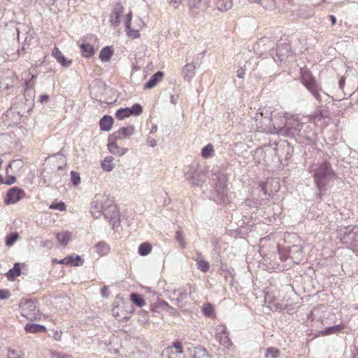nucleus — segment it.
I'll list each match as a JSON object with an SVG mask.
<instances>
[{"mask_svg": "<svg viewBox=\"0 0 358 358\" xmlns=\"http://www.w3.org/2000/svg\"><path fill=\"white\" fill-rule=\"evenodd\" d=\"M284 117L285 118L284 125L274 127L275 129H277L276 132L279 136L294 139H296L297 137L308 138L307 132L310 130L309 124L303 122L298 115L288 117V114L285 113Z\"/></svg>", "mask_w": 358, "mask_h": 358, "instance_id": "obj_1", "label": "nucleus"}, {"mask_svg": "<svg viewBox=\"0 0 358 358\" xmlns=\"http://www.w3.org/2000/svg\"><path fill=\"white\" fill-rule=\"evenodd\" d=\"M311 171L313 172L315 183L320 192L325 190L326 185L329 181L337 177L328 162L316 164Z\"/></svg>", "mask_w": 358, "mask_h": 358, "instance_id": "obj_2", "label": "nucleus"}, {"mask_svg": "<svg viewBox=\"0 0 358 358\" xmlns=\"http://www.w3.org/2000/svg\"><path fill=\"white\" fill-rule=\"evenodd\" d=\"M301 80L303 85L312 94L315 99L321 102L322 101V97L320 94L322 89L317 83L315 77L312 75L310 71L307 69H301Z\"/></svg>", "mask_w": 358, "mask_h": 358, "instance_id": "obj_3", "label": "nucleus"}, {"mask_svg": "<svg viewBox=\"0 0 358 358\" xmlns=\"http://www.w3.org/2000/svg\"><path fill=\"white\" fill-rule=\"evenodd\" d=\"M338 237L342 243L350 247H358V226L341 227Z\"/></svg>", "mask_w": 358, "mask_h": 358, "instance_id": "obj_4", "label": "nucleus"}, {"mask_svg": "<svg viewBox=\"0 0 358 358\" xmlns=\"http://www.w3.org/2000/svg\"><path fill=\"white\" fill-rule=\"evenodd\" d=\"M110 198L106 194H96L90 203V212L93 217L98 219L103 215Z\"/></svg>", "mask_w": 358, "mask_h": 358, "instance_id": "obj_5", "label": "nucleus"}, {"mask_svg": "<svg viewBox=\"0 0 358 358\" xmlns=\"http://www.w3.org/2000/svg\"><path fill=\"white\" fill-rule=\"evenodd\" d=\"M20 308L22 315L29 320H36L41 317L39 309L33 300L22 299L20 303Z\"/></svg>", "mask_w": 358, "mask_h": 358, "instance_id": "obj_6", "label": "nucleus"}, {"mask_svg": "<svg viewBox=\"0 0 358 358\" xmlns=\"http://www.w3.org/2000/svg\"><path fill=\"white\" fill-rule=\"evenodd\" d=\"M103 216L106 220H108L113 229L119 227L120 224V212L116 205L113 203L110 199V204L107 205Z\"/></svg>", "mask_w": 358, "mask_h": 358, "instance_id": "obj_7", "label": "nucleus"}, {"mask_svg": "<svg viewBox=\"0 0 358 358\" xmlns=\"http://www.w3.org/2000/svg\"><path fill=\"white\" fill-rule=\"evenodd\" d=\"M17 80L15 73L11 69L0 71V88L8 90L13 87Z\"/></svg>", "mask_w": 358, "mask_h": 358, "instance_id": "obj_8", "label": "nucleus"}, {"mask_svg": "<svg viewBox=\"0 0 358 358\" xmlns=\"http://www.w3.org/2000/svg\"><path fill=\"white\" fill-rule=\"evenodd\" d=\"M25 196L24 190L17 187L10 188L6 194L4 203L6 205L15 203Z\"/></svg>", "mask_w": 358, "mask_h": 358, "instance_id": "obj_9", "label": "nucleus"}, {"mask_svg": "<svg viewBox=\"0 0 358 358\" xmlns=\"http://www.w3.org/2000/svg\"><path fill=\"white\" fill-rule=\"evenodd\" d=\"M214 188L217 193V199L220 201H224L228 189L227 178L224 175L217 177V182L215 183Z\"/></svg>", "mask_w": 358, "mask_h": 358, "instance_id": "obj_10", "label": "nucleus"}, {"mask_svg": "<svg viewBox=\"0 0 358 358\" xmlns=\"http://www.w3.org/2000/svg\"><path fill=\"white\" fill-rule=\"evenodd\" d=\"M187 179L192 186L201 187L206 181V176L203 171L194 170L192 172H187Z\"/></svg>", "mask_w": 358, "mask_h": 358, "instance_id": "obj_11", "label": "nucleus"}, {"mask_svg": "<svg viewBox=\"0 0 358 358\" xmlns=\"http://www.w3.org/2000/svg\"><path fill=\"white\" fill-rule=\"evenodd\" d=\"M276 53L273 56V59L276 63L283 62L291 55L290 45L287 43H282L276 48Z\"/></svg>", "mask_w": 358, "mask_h": 358, "instance_id": "obj_12", "label": "nucleus"}, {"mask_svg": "<svg viewBox=\"0 0 358 358\" xmlns=\"http://www.w3.org/2000/svg\"><path fill=\"white\" fill-rule=\"evenodd\" d=\"M215 337L220 343L225 348H229L232 345L227 332V327L224 325H219L216 327Z\"/></svg>", "mask_w": 358, "mask_h": 358, "instance_id": "obj_13", "label": "nucleus"}, {"mask_svg": "<svg viewBox=\"0 0 358 358\" xmlns=\"http://www.w3.org/2000/svg\"><path fill=\"white\" fill-rule=\"evenodd\" d=\"M124 7L120 3H116L114 6L110 16V23L112 26L116 27L120 24V17L123 14Z\"/></svg>", "mask_w": 358, "mask_h": 358, "instance_id": "obj_14", "label": "nucleus"}, {"mask_svg": "<svg viewBox=\"0 0 358 358\" xmlns=\"http://www.w3.org/2000/svg\"><path fill=\"white\" fill-rule=\"evenodd\" d=\"M134 132V128L132 126L121 127L113 133L111 138H113L114 141L122 140L132 136Z\"/></svg>", "mask_w": 358, "mask_h": 358, "instance_id": "obj_15", "label": "nucleus"}, {"mask_svg": "<svg viewBox=\"0 0 358 358\" xmlns=\"http://www.w3.org/2000/svg\"><path fill=\"white\" fill-rule=\"evenodd\" d=\"M113 315L118 321L127 320L130 318L131 312L125 310L122 306H116L112 310Z\"/></svg>", "mask_w": 358, "mask_h": 358, "instance_id": "obj_16", "label": "nucleus"}, {"mask_svg": "<svg viewBox=\"0 0 358 358\" xmlns=\"http://www.w3.org/2000/svg\"><path fill=\"white\" fill-rule=\"evenodd\" d=\"M196 66L193 63H188L184 66L182 70V76L185 81L190 82L195 76Z\"/></svg>", "mask_w": 358, "mask_h": 358, "instance_id": "obj_17", "label": "nucleus"}, {"mask_svg": "<svg viewBox=\"0 0 358 358\" xmlns=\"http://www.w3.org/2000/svg\"><path fill=\"white\" fill-rule=\"evenodd\" d=\"M111 138H109V143L108 144V148L110 153L113 155H116L118 156H122L126 154L128 151V149L123 147H120Z\"/></svg>", "mask_w": 358, "mask_h": 358, "instance_id": "obj_18", "label": "nucleus"}, {"mask_svg": "<svg viewBox=\"0 0 358 358\" xmlns=\"http://www.w3.org/2000/svg\"><path fill=\"white\" fill-rule=\"evenodd\" d=\"M329 115V111L325 107L320 106L314 114L310 116V121L317 122L322 119L328 118Z\"/></svg>", "mask_w": 358, "mask_h": 358, "instance_id": "obj_19", "label": "nucleus"}, {"mask_svg": "<svg viewBox=\"0 0 358 358\" xmlns=\"http://www.w3.org/2000/svg\"><path fill=\"white\" fill-rule=\"evenodd\" d=\"M289 255L295 263H299L303 257L302 248L297 245H292L289 250Z\"/></svg>", "mask_w": 358, "mask_h": 358, "instance_id": "obj_20", "label": "nucleus"}, {"mask_svg": "<svg viewBox=\"0 0 358 358\" xmlns=\"http://www.w3.org/2000/svg\"><path fill=\"white\" fill-rule=\"evenodd\" d=\"M81 55L84 57H90L94 54V47L87 43L86 40L83 39L80 45Z\"/></svg>", "mask_w": 358, "mask_h": 358, "instance_id": "obj_21", "label": "nucleus"}, {"mask_svg": "<svg viewBox=\"0 0 358 358\" xmlns=\"http://www.w3.org/2000/svg\"><path fill=\"white\" fill-rule=\"evenodd\" d=\"M163 76L164 75L162 71H157L153 74L148 83L145 85L144 89H152L155 87L157 83L162 80Z\"/></svg>", "mask_w": 358, "mask_h": 358, "instance_id": "obj_22", "label": "nucleus"}, {"mask_svg": "<svg viewBox=\"0 0 358 358\" xmlns=\"http://www.w3.org/2000/svg\"><path fill=\"white\" fill-rule=\"evenodd\" d=\"M52 55L63 66L67 67L71 65V61H68L57 48H55L52 50Z\"/></svg>", "mask_w": 358, "mask_h": 358, "instance_id": "obj_23", "label": "nucleus"}, {"mask_svg": "<svg viewBox=\"0 0 358 358\" xmlns=\"http://www.w3.org/2000/svg\"><path fill=\"white\" fill-rule=\"evenodd\" d=\"M113 124V118L110 115H104L99 122L100 129L104 131L111 129Z\"/></svg>", "mask_w": 358, "mask_h": 358, "instance_id": "obj_24", "label": "nucleus"}, {"mask_svg": "<svg viewBox=\"0 0 358 358\" xmlns=\"http://www.w3.org/2000/svg\"><path fill=\"white\" fill-rule=\"evenodd\" d=\"M24 330L27 333L36 334L39 332H45L46 328L45 326L35 323H28L24 327Z\"/></svg>", "mask_w": 358, "mask_h": 358, "instance_id": "obj_25", "label": "nucleus"}, {"mask_svg": "<svg viewBox=\"0 0 358 358\" xmlns=\"http://www.w3.org/2000/svg\"><path fill=\"white\" fill-rule=\"evenodd\" d=\"M94 251L100 256L106 255L110 252V246L104 241H100L94 247Z\"/></svg>", "mask_w": 358, "mask_h": 358, "instance_id": "obj_26", "label": "nucleus"}, {"mask_svg": "<svg viewBox=\"0 0 358 358\" xmlns=\"http://www.w3.org/2000/svg\"><path fill=\"white\" fill-rule=\"evenodd\" d=\"M217 8L221 11H227L233 6L232 0H214Z\"/></svg>", "mask_w": 358, "mask_h": 358, "instance_id": "obj_27", "label": "nucleus"}, {"mask_svg": "<svg viewBox=\"0 0 358 358\" xmlns=\"http://www.w3.org/2000/svg\"><path fill=\"white\" fill-rule=\"evenodd\" d=\"M113 50L109 46H106L100 52L99 57L103 62H108L113 56Z\"/></svg>", "mask_w": 358, "mask_h": 358, "instance_id": "obj_28", "label": "nucleus"}, {"mask_svg": "<svg viewBox=\"0 0 358 358\" xmlns=\"http://www.w3.org/2000/svg\"><path fill=\"white\" fill-rule=\"evenodd\" d=\"M113 160V157L110 156L106 157L101 162L102 169L108 172L111 171L115 166Z\"/></svg>", "mask_w": 358, "mask_h": 358, "instance_id": "obj_29", "label": "nucleus"}, {"mask_svg": "<svg viewBox=\"0 0 358 358\" xmlns=\"http://www.w3.org/2000/svg\"><path fill=\"white\" fill-rule=\"evenodd\" d=\"M20 266V264L19 263H15L13 268L7 272L6 275L8 279H14L15 277L20 275L21 270Z\"/></svg>", "mask_w": 358, "mask_h": 358, "instance_id": "obj_30", "label": "nucleus"}, {"mask_svg": "<svg viewBox=\"0 0 358 358\" xmlns=\"http://www.w3.org/2000/svg\"><path fill=\"white\" fill-rule=\"evenodd\" d=\"M36 77H37V74H35V75L32 74L31 76L30 80L25 81V86H26L25 90H24L25 96L33 93V89L34 87V82L33 80H35L36 78Z\"/></svg>", "mask_w": 358, "mask_h": 358, "instance_id": "obj_31", "label": "nucleus"}, {"mask_svg": "<svg viewBox=\"0 0 358 358\" xmlns=\"http://www.w3.org/2000/svg\"><path fill=\"white\" fill-rule=\"evenodd\" d=\"M343 329V325L337 324L331 327H327L324 331L322 332L323 335H329L336 334L341 331Z\"/></svg>", "mask_w": 358, "mask_h": 358, "instance_id": "obj_32", "label": "nucleus"}, {"mask_svg": "<svg viewBox=\"0 0 358 358\" xmlns=\"http://www.w3.org/2000/svg\"><path fill=\"white\" fill-rule=\"evenodd\" d=\"M130 299L131 301L138 307H142L145 303L144 299L138 293H131Z\"/></svg>", "mask_w": 358, "mask_h": 358, "instance_id": "obj_33", "label": "nucleus"}, {"mask_svg": "<svg viewBox=\"0 0 358 358\" xmlns=\"http://www.w3.org/2000/svg\"><path fill=\"white\" fill-rule=\"evenodd\" d=\"M152 250V245L148 243H141L138 246V253L141 256H146L150 253Z\"/></svg>", "mask_w": 358, "mask_h": 358, "instance_id": "obj_34", "label": "nucleus"}, {"mask_svg": "<svg viewBox=\"0 0 358 358\" xmlns=\"http://www.w3.org/2000/svg\"><path fill=\"white\" fill-rule=\"evenodd\" d=\"M19 234L17 232H13L6 236V245L11 247L19 239Z\"/></svg>", "mask_w": 358, "mask_h": 358, "instance_id": "obj_35", "label": "nucleus"}, {"mask_svg": "<svg viewBox=\"0 0 358 358\" xmlns=\"http://www.w3.org/2000/svg\"><path fill=\"white\" fill-rule=\"evenodd\" d=\"M251 2L259 3L265 9H273L275 7L274 0H249Z\"/></svg>", "mask_w": 358, "mask_h": 358, "instance_id": "obj_36", "label": "nucleus"}, {"mask_svg": "<svg viewBox=\"0 0 358 358\" xmlns=\"http://www.w3.org/2000/svg\"><path fill=\"white\" fill-rule=\"evenodd\" d=\"M57 239L60 244L66 245L70 241V234L67 232L57 234Z\"/></svg>", "mask_w": 358, "mask_h": 358, "instance_id": "obj_37", "label": "nucleus"}, {"mask_svg": "<svg viewBox=\"0 0 358 358\" xmlns=\"http://www.w3.org/2000/svg\"><path fill=\"white\" fill-rule=\"evenodd\" d=\"M131 115V112L129 108H122L117 110L115 116L119 120H123Z\"/></svg>", "mask_w": 358, "mask_h": 358, "instance_id": "obj_38", "label": "nucleus"}, {"mask_svg": "<svg viewBox=\"0 0 358 358\" xmlns=\"http://www.w3.org/2000/svg\"><path fill=\"white\" fill-rule=\"evenodd\" d=\"M280 351L273 347L268 348L265 353V358H278L280 356Z\"/></svg>", "mask_w": 358, "mask_h": 358, "instance_id": "obj_39", "label": "nucleus"}, {"mask_svg": "<svg viewBox=\"0 0 358 358\" xmlns=\"http://www.w3.org/2000/svg\"><path fill=\"white\" fill-rule=\"evenodd\" d=\"M213 146L211 144H208L204 146L201 150V156L204 159L208 158L211 153L213 152Z\"/></svg>", "mask_w": 358, "mask_h": 358, "instance_id": "obj_40", "label": "nucleus"}, {"mask_svg": "<svg viewBox=\"0 0 358 358\" xmlns=\"http://www.w3.org/2000/svg\"><path fill=\"white\" fill-rule=\"evenodd\" d=\"M197 264V268L199 269L202 272H207L210 268V264L209 263L206 261L205 259L200 260Z\"/></svg>", "mask_w": 358, "mask_h": 358, "instance_id": "obj_41", "label": "nucleus"}, {"mask_svg": "<svg viewBox=\"0 0 358 358\" xmlns=\"http://www.w3.org/2000/svg\"><path fill=\"white\" fill-rule=\"evenodd\" d=\"M131 115H139L143 112V108L141 105L138 103L134 104L131 108H129Z\"/></svg>", "mask_w": 358, "mask_h": 358, "instance_id": "obj_42", "label": "nucleus"}, {"mask_svg": "<svg viewBox=\"0 0 358 358\" xmlns=\"http://www.w3.org/2000/svg\"><path fill=\"white\" fill-rule=\"evenodd\" d=\"M125 31L129 37L132 38H137L140 36V34L138 29H132L131 27L125 28Z\"/></svg>", "mask_w": 358, "mask_h": 358, "instance_id": "obj_43", "label": "nucleus"}, {"mask_svg": "<svg viewBox=\"0 0 358 358\" xmlns=\"http://www.w3.org/2000/svg\"><path fill=\"white\" fill-rule=\"evenodd\" d=\"M71 182L74 185L77 186L80 184V176L78 173L72 171L71 172Z\"/></svg>", "mask_w": 358, "mask_h": 358, "instance_id": "obj_44", "label": "nucleus"}, {"mask_svg": "<svg viewBox=\"0 0 358 358\" xmlns=\"http://www.w3.org/2000/svg\"><path fill=\"white\" fill-rule=\"evenodd\" d=\"M174 294H176L178 296V297L176 299H173L172 301H175L177 303H179V302L182 301V300H184L185 299H186L187 295V292L185 291L180 292V291H176V290L174 291Z\"/></svg>", "mask_w": 358, "mask_h": 358, "instance_id": "obj_45", "label": "nucleus"}, {"mask_svg": "<svg viewBox=\"0 0 358 358\" xmlns=\"http://www.w3.org/2000/svg\"><path fill=\"white\" fill-rule=\"evenodd\" d=\"M50 209L58 210L59 211H64L66 210V205L64 202L61 201L57 203H52L50 206Z\"/></svg>", "mask_w": 358, "mask_h": 358, "instance_id": "obj_46", "label": "nucleus"}, {"mask_svg": "<svg viewBox=\"0 0 358 358\" xmlns=\"http://www.w3.org/2000/svg\"><path fill=\"white\" fill-rule=\"evenodd\" d=\"M42 176L44 183L47 184V185H49L50 181L52 179V173L50 174V173L47 171L46 169H45L42 173Z\"/></svg>", "mask_w": 358, "mask_h": 358, "instance_id": "obj_47", "label": "nucleus"}, {"mask_svg": "<svg viewBox=\"0 0 358 358\" xmlns=\"http://www.w3.org/2000/svg\"><path fill=\"white\" fill-rule=\"evenodd\" d=\"M176 239L178 241V243H180V246L182 248H184L185 247V240L183 238V235H182V231H178L176 233Z\"/></svg>", "mask_w": 358, "mask_h": 358, "instance_id": "obj_48", "label": "nucleus"}, {"mask_svg": "<svg viewBox=\"0 0 358 358\" xmlns=\"http://www.w3.org/2000/svg\"><path fill=\"white\" fill-rule=\"evenodd\" d=\"M55 262L61 264H72L73 262V255L67 256L65 258L60 259L59 261L55 260Z\"/></svg>", "mask_w": 358, "mask_h": 358, "instance_id": "obj_49", "label": "nucleus"}, {"mask_svg": "<svg viewBox=\"0 0 358 358\" xmlns=\"http://www.w3.org/2000/svg\"><path fill=\"white\" fill-rule=\"evenodd\" d=\"M213 311L214 308L210 304L205 306L203 308V314L207 317H211L213 315Z\"/></svg>", "mask_w": 358, "mask_h": 358, "instance_id": "obj_50", "label": "nucleus"}, {"mask_svg": "<svg viewBox=\"0 0 358 358\" xmlns=\"http://www.w3.org/2000/svg\"><path fill=\"white\" fill-rule=\"evenodd\" d=\"M170 348H176L177 350L176 353H177V354L183 352L182 345L180 341L174 342Z\"/></svg>", "mask_w": 358, "mask_h": 358, "instance_id": "obj_51", "label": "nucleus"}, {"mask_svg": "<svg viewBox=\"0 0 358 358\" xmlns=\"http://www.w3.org/2000/svg\"><path fill=\"white\" fill-rule=\"evenodd\" d=\"M131 20H132V12H131V10H130L126 15L125 28H129V27H131Z\"/></svg>", "mask_w": 358, "mask_h": 358, "instance_id": "obj_52", "label": "nucleus"}, {"mask_svg": "<svg viewBox=\"0 0 358 358\" xmlns=\"http://www.w3.org/2000/svg\"><path fill=\"white\" fill-rule=\"evenodd\" d=\"M83 260L81 259L80 256L79 255H76L74 256L73 255V262L72 263V264L73 266H80V265H82L83 264Z\"/></svg>", "mask_w": 358, "mask_h": 358, "instance_id": "obj_53", "label": "nucleus"}, {"mask_svg": "<svg viewBox=\"0 0 358 358\" xmlns=\"http://www.w3.org/2000/svg\"><path fill=\"white\" fill-rule=\"evenodd\" d=\"M188 6L190 8H198L199 5L201 3V0H187Z\"/></svg>", "mask_w": 358, "mask_h": 358, "instance_id": "obj_54", "label": "nucleus"}, {"mask_svg": "<svg viewBox=\"0 0 358 358\" xmlns=\"http://www.w3.org/2000/svg\"><path fill=\"white\" fill-rule=\"evenodd\" d=\"M10 294L7 289H0V299H6L10 297Z\"/></svg>", "mask_w": 358, "mask_h": 358, "instance_id": "obj_55", "label": "nucleus"}, {"mask_svg": "<svg viewBox=\"0 0 358 358\" xmlns=\"http://www.w3.org/2000/svg\"><path fill=\"white\" fill-rule=\"evenodd\" d=\"M15 181H16V178L15 176H8L6 177V180H5V182H3V183H5L8 185H10L13 184Z\"/></svg>", "mask_w": 358, "mask_h": 358, "instance_id": "obj_56", "label": "nucleus"}, {"mask_svg": "<svg viewBox=\"0 0 358 358\" xmlns=\"http://www.w3.org/2000/svg\"><path fill=\"white\" fill-rule=\"evenodd\" d=\"M193 358H210V357L206 350H202L200 352V355H195Z\"/></svg>", "mask_w": 358, "mask_h": 358, "instance_id": "obj_57", "label": "nucleus"}, {"mask_svg": "<svg viewBox=\"0 0 358 358\" xmlns=\"http://www.w3.org/2000/svg\"><path fill=\"white\" fill-rule=\"evenodd\" d=\"M321 96L322 97V101L321 102L318 101L320 103H322V102L329 103L331 101V97L329 94L323 92Z\"/></svg>", "mask_w": 358, "mask_h": 358, "instance_id": "obj_58", "label": "nucleus"}, {"mask_svg": "<svg viewBox=\"0 0 358 358\" xmlns=\"http://www.w3.org/2000/svg\"><path fill=\"white\" fill-rule=\"evenodd\" d=\"M192 259L194 260L196 263H198L199 262H200V260L204 259V258L201 252H196L195 257H192Z\"/></svg>", "mask_w": 358, "mask_h": 358, "instance_id": "obj_59", "label": "nucleus"}, {"mask_svg": "<svg viewBox=\"0 0 358 358\" xmlns=\"http://www.w3.org/2000/svg\"><path fill=\"white\" fill-rule=\"evenodd\" d=\"M49 96L47 95V94H42L40 96V98H39V101L41 103H47L48 101H49Z\"/></svg>", "mask_w": 358, "mask_h": 358, "instance_id": "obj_60", "label": "nucleus"}, {"mask_svg": "<svg viewBox=\"0 0 358 358\" xmlns=\"http://www.w3.org/2000/svg\"><path fill=\"white\" fill-rule=\"evenodd\" d=\"M156 144H157V142L155 138H150V137L148 138V139H147V145H148L153 148L156 145Z\"/></svg>", "mask_w": 358, "mask_h": 358, "instance_id": "obj_61", "label": "nucleus"}, {"mask_svg": "<svg viewBox=\"0 0 358 358\" xmlns=\"http://www.w3.org/2000/svg\"><path fill=\"white\" fill-rule=\"evenodd\" d=\"M62 332L61 331H56L54 334L53 338L56 341H60L62 338Z\"/></svg>", "mask_w": 358, "mask_h": 358, "instance_id": "obj_62", "label": "nucleus"}, {"mask_svg": "<svg viewBox=\"0 0 358 358\" xmlns=\"http://www.w3.org/2000/svg\"><path fill=\"white\" fill-rule=\"evenodd\" d=\"M245 74V70L243 68H240L237 71V76L240 78H243Z\"/></svg>", "mask_w": 358, "mask_h": 358, "instance_id": "obj_63", "label": "nucleus"}, {"mask_svg": "<svg viewBox=\"0 0 358 358\" xmlns=\"http://www.w3.org/2000/svg\"><path fill=\"white\" fill-rule=\"evenodd\" d=\"M7 358H19L18 357L15 356V350H9Z\"/></svg>", "mask_w": 358, "mask_h": 358, "instance_id": "obj_64", "label": "nucleus"}]
</instances>
